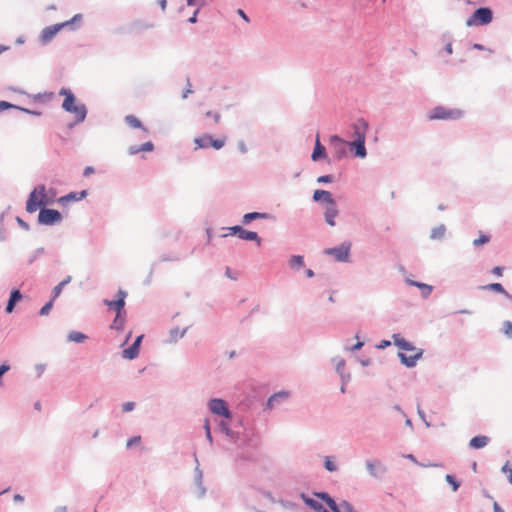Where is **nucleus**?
Segmentation results:
<instances>
[{
    "mask_svg": "<svg viewBox=\"0 0 512 512\" xmlns=\"http://www.w3.org/2000/svg\"><path fill=\"white\" fill-rule=\"evenodd\" d=\"M59 95L64 97L61 108L65 112L75 115V120L68 124V128L72 129L75 125L84 122L88 113L86 105L78 102L75 94L69 88L62 87L59 90Z\"/></svg>",
    "mask_w": 512,
    "mask_h": 512,
    "instance_id": "f257e3e1",
    "label": "nucleus"
},
{
    "mask_svg": "<svg viewBox=\"0 0 512 512\" xmlns=\"http://www.w3.org/2000/svg\"><path fill=\"white\" fill-rule=\"evenodd\" d=\"M352 136L354 140L348 142V148L354 157L364 159L367 157L365 146L366 134L369 129V123L364 118H358L351 124Z\"/></svg>",
    "mask_w": 512,
    "mask_h": 512,
    "instance_id": "f03ea898",
    "label": "nucleus"
},
{
    "mask_svg": "<svg viewBox=\"0 0 512 512\" xmlns=\"http://www.w3.org/2000/svg\"><path fill=\"white\" fill-rule=\"evenodd\" d=\"M234 443L239 448H257L260 445V435L253 425L248 424L243 429H239V434L235 436Z\"/></svg>",
    "mask_w": 512,
    "mask_h": 512,
    "instance_id": "7ed1b4c3",
    "label": "nucleus"
},
{
    "mask_svg": "<svg viewBox=\"0 0 512 512\" xmlns=\"http://www.w3.org/2000/svg\"><path fill=\"white\" fill-rule=\"evenodd\" d=\"M52 201H47L46 186L44 184L37 185L29 194L26 201V211L34 213L42 207L51 205Z\"/></svg>",
    "mask_w": 512,
    "mask_h": 512,
    "instance_id": "20e7f679",
    "label": "nucleus"
},
{
    "mask_svg": "<svg viewBox=\"0 0 512 512\" xmlns=\"http://www.w3.org/2000/svg\"><path fill=\"white\" fill-rule=\"evenodd\" d=\"M493 10L488 6H481L474 10L472 15L466 20V26H486L493 21Z\"/></svg>",
    "mask_w": 512,
    "mask_h": 512,
    "instance_id": "39448f33",
    "label": "nucleus"
},
{
    "mask_svg": "<svg viewBox=\"0 0 512 512\" xmlns=\"http://www.w3.org/2000/svg\"><path fill=\"white\" fill-rule=\"evenodd\" d=\"M464 112L458 108H447L442 105H438L430 110L428 118L430 120H458L461 119Z\"/></svg>",
    "mask_w": 512,
    "mask_h": 512,
    "instance_id": "423d86ee",
    "label": "nucleus"
},
{
    "mask_svg": "<svg viewBox=\"0 0 512 512\" xmlns=\"http://www.w3.org/2000/svg\"><path fill=\"white\" fill-rule=\"evenodd\" d=\"M63 220L62 213L56 209L47 206L39 210L37 222L39 225L54 226Z\"/></svg>",
    "mask_w": 512,
    "mask_h": 512,
    "instance_id": "0eeeda50",
    "label": "nucleus"
},
{
    "mask_svg": "<svg viewBox=\"0 0 512 512\" xmlns=\"http://www.w3.org/2000/svg\"><path fill=\"white\" fill-rule=\"evenodd\" d=\"M351 242L344 241L340 245L326 248L324 253L333 256L337 262L348 263L350 262Z\"/></svg>",
    "mask_w": 512,
    "mask_h": 512,
    "instance_id": "6e6552de",
    "label": "nucleus"
},
{
    "mask_svg": "<svg viewBox=\"0 0 512 512\" xmlns=\"http://www.w3.org/2000/svg\"><path fill=\"white\" fill-rule=\"evenodd\" d=\"M226 229L229 230L230 235L237 236L242 240L253 241L258 246H260L262 243V238L258 235L257 232L247 230V229L243 228V226H241V225H234L231 227H227Z\"/></svg>",
    "mask_w": 512,
    "mask_h": 512,
    "instance_id": "1a4fd4ad",
    "label": "nucleus"
},
{
    "mask_svg": "<svg viewBox=\"0 0 512 512\" xmlns=\"http://www.w3.org/2000/svg\"><path fill=\"white\" fill-rule=\"evenodd\" d=\"M208 408L214 415L221 416L225 419L232 418V412L228 407V404L222 398H211L208 401Z\"/></svg>",
    "mask_w": 512,
    "mask_h": 512,
    "instance_id": "9d476101",
    "label": "nucleus"
},
{
    "mask_svg": "<svg viewBox=\"0 0 512 512\" xmlns=\"http://www.w3.org/2000/svg\"><path fill=\"white\" fill-rule=\"evenodd\" d=\"M127 292L123 289H119L116 293V299H104L103 304L107 306L109 309L114 310L115 313H125V299L127 297Z\"/></svg>",
    "mask_w": 512,
    "mask_h": 512,
    "instance_id": "9b49d317",
    "label": "nucleus"
},
{
    "mask_svg": "<svg viewBox=\"0 0 512 512\" xmlns=\"http://www.w3.org/2000/svg\"><path fill=\"white\" fill-rule=\"evenodd\" d=\"M329 142L334 148V157L336 160H341L346 157L349 141H345L339 135L333 134L329 137Z\"/></svg>",
    "mask_w": 512,
    "mask_h": 512,
    "instance_id": "f8f14e48",
    "label": "nucleus"
},
{
    "mask_svg": "<svg viewBox=\"0 0 512 512\" xmlns=\"http://www.w3.org/2000/svg\"><path fill=\"white\" fill-rule=\"evenodd\" d=\"M366 469L369 475L376 479H381L387 473V467L378 459L367 460Z\"/></svg>",
    "mask_w": 512,
    "mask_h": 512,
    "instance_id": "ddd939ff",
    "label": "nucleus"
},
{
    "mask_svg": "<svg viewBox=\"0 0 512 512\" xmlns=\"http://www.w3.org/2000/svg\"><path fill=\"white\" fill-rule=\"evenodd\" d=\"M415 353L413 355H407L402 351L398 352V358L400 363L407 368H413L417 365V361L420 360L423 356V349L417 348V350H413Z\"/></svg>",
    "mask_w": 512,
    "mask_h": 512,
    "instance_id": "4468645a",
    "label": "nucleus"
},
{
    "mask_svg": "<svg viewBox=\"0 0 512 512\" xmlns=\"http://www.w3.org/2000/svg\"><path fill=\"white\" fill-rule=\"evenodd\" d=\"M60 32V26L56 23L50 26H46L42 29L40 36H39V42L42 45L49 44L53 38Z\"/></svg>",
    "mask_w": 512,
    "mask_h": 512,
    "instance_id": "2eb2a0df",
    "label": "nucleus"
},
{
    "mask_svg": "<svg viewBox=\"0 0 512 512\" xmlns=\"http://www.w3.org/2000/svg\"><path fill=\"white\" fill-rule=\"evenodd\" d=\"M88 196L87 190L72 191L63 195L57 199V202L61 205H66L70 202H78L85 199Z\"/></svg>",
    "mask_w": 512,
    "mask_h": 512,
    "instance_id": "dca6fc26",
    "label": "nucleus"
},
{
    "mask_svg": "<svg viewBox=\"0 0 512 512\" xmlns=\"http://www.w3.org/2000/svg\"><path fill=\"white\" fill-rule=\"evenodd\" d=\"M312 200L316 203H326L329 205H336V200L330 191L317 189L313 192Z\"/></svg>",
    "mask_w": 512,
    "mask_h": 512,
    "instance_id": "f3484780",
    "label": "nucleus"
},
{
    "mask_svg": "<svg viewBox=\"0 0 512 512\" xmlns=\"http://www.w3.org/2000/svg\"><path fill=\"white\" fill-rule=\"evenodd\" d=\"M274 220L275 219V216L270 214V213H266V212H257V211H253V212H248V213H245L243 216H242V224L244 225H248L250 224L252 221L254 220Z\"/></svg>",
    "mask_w": 512,
    "mask_h": 512,
    "instance_id": "a211bd4d",
    "label": "nucleus"
},
{
    "mask_svg": "<svg viewBox=\"0 0 512 512\" xmlns=\"http://www.w3.org/2000/svg\"><path fill=\"white\" fill-rule=\"evenodd\" d=\"M82 22L83 15L81 13H77L71 19L57 24L60 26V31L65 28L69 31H77L80 29Z\"/></svg>",
    "mask_w": 512,
    "mask_h": 512,
    "instance_id": "6ab92c4d",
    "label": "nucleus"
},
{
    "mask_svg": "<svg viewBox=\"0 0 512 512\" xmlns=\"http://www.w3.org/2000/svg\"><path fill=\"white\" fill-rule=\"evenodd\" d=\"M290 396V392L286 390H281L273 393L266 402V409L272 410L277 404L282 401L288 399Z\"/></svg>",
    "mask_w": 512,
    "mask_h": 512,
    "instance_id": "aec40b11",
    "label": "nucleus"
},
{
    "mask_svg": "<svg viewBox=\"0 0 512 512\" xmlns=\"http://www.w3.org/2000/svg\"><path fill=\"white\" fill-rule=\"evenodd\" d=\"M22 293L18 288H13L10 292L9 299L5 306V312L10 314L13 312L16 304L22 300Z\"/></svg>",
    "mask_w": 512,
    "mask_h": 512,
    "instance_id": "412c9836",
    "label": "nucleus"
},
{
    "mask_svg": "<svg viewBox=\"0 0 512 512\" xmlns=\"http://www.w3.org/2000/svg\"><path fill=\"white\" fill-rule=\"evenodd\" d=\"M326 158H327L326 148L324 145L321 144V142L319 140V136L317 135L316 141L314 144V148H313V151L311 154V159H312V161L317 162V161H320V160H323Z\"/></svg>",
    "mask_w": 512,
    "mask_h": 512,
    "instance_id": "4be33fe9",
    "label": "nucleus"
},
{
    "mask_svg": "<svg viewBox=\"0 0 512 512\" xmlns=\"http://www.w3.org/2000/svg\"><path fill=\"white\" fill-rule=\"evenodd\" d=\"M405 282L409 286L417 287L418 289H420L421 290V295H422V297L424 299H427L431 295V293L433 291V286H431L429 284H426V283H423V282H420V281H416V280H412V279L406 278Z\"/></svg>",
    "mask_w": 512,
    "mask_h": 512,
    "instance_id": "5701e85b",
    "label": "nucleus"
},
{
    "mask_svg": "<svg viewBox=\"0 0 512 512\" xmlns=\"http://www.w3.org/2000/svg\"><path fill=\"white\" fill-rule=\"evenodd\" d=\"M392 339L394 345L397 346L402 351L417 350V348L414 346L412 342L403 338L399 333H394L392 335Z\"/></svg>",
    "mask_w": 512,
    "mask_h": 512,
    "instance_id": "b1692460",
    "label": "nucleus"
},
{
    "mask_svg": "<svg viewBox=\"0 0 512 512\" xmlns=\"http://www.w3.org/2000/svg\"><path fill=\"white\" fill-rule=\"evenodd\" d=\"M218 431L226 435L231 441L234 442L235 436L239 434V429H234L231 426V422L227 423L225 420H221L218 423Z\"/></svg>",
    "mask_w": 512,
    "mask_h": 512,
    "instance_id": "393cba45",
    "label": "nucleus"
},
{
    "mask_svg": "<svg viewBox=\"0 0 512 512\" xmlns=\"http://www.w3.org/2000/svg\"><path fill=\"white\" fill-rule=\"evenodd\" d=\"M490 442V438L486 435H476L469 441V448L478 450L484 448Z\"/></svg>",
    "mask_w": 512,
    "mask_h": 512,
    "instance_id": "a878e982",
    "label": "nucleus"
},
{
    "mask_svg": "<svg viewBox=\"0 0 512 512\" xmlns=\"http://www.w3.org/2000/svg\"><path fill=\"white\" fill-rule=\"evenodd\" d=\"M189 327H185L184 329L180 330L179 327H174L169 330V337L165 340V343L168 344H175L177 343L181 338L185 336L187 333Z\"/></svg>",
    "mask_w": 512,
    "mask_h": 512,
    "instance_id": "bb28decb",
    "label": "nucleus"
},
{
    "mask_svg": "<svg viewBox=\"0 0 512 512\" xmlns=\"http://www.w3.org/2000/svg\"><path fill=\"white\" fill-rule=\"evenodd\" d=\"M338 214L339 210L337 208V204L327 206L324 212L325 222L329 226L334 227L336 225L335 218L337 217Z\"/></svg>",
    "mask_w": 512,
    "mask_h": 512,
    "instance_id": "cd10ccee",
    "label": "nucleus"
},
{
    "mask_svg": "<svg viewBox=\"0 0 512 512\" xmlns=\"http://www.w3.org/2000/svg\"><path fill=\"white\" fill-rule=\"evenodd\" d=\"M202 480H203V472L199 468V466H197L195 468V479H194L195 485L198 488V490H197V498H202L206 494V488L204 487Z\"/></svg>",
    "mask_w": 512,
    "mask_h": 512,
    "instance_id": "c85d7f7f",
    "label": "nucleus"
},
{
    "mask_svg": "<svg viewBox=\"0 0 512 512\" xmlns=\"http://www.w3.org/2000/svg\"><path fill=\"white\" fill-rule=\"evenodd\" d=\"M299 497L301 500L307 505L310 509H312L314 512H318L321 507H323V504L319 502L318 500L309 497L306 493L301 492L299 494Z\"/></svg>",
    "mask_w": 512,
    "mask_h": 512,
    "instance_id": "c756f323",
    "label": "nucleus"
},
{
    "mask_svg": "<svg viewBox=\"0 0 512 512\" xmlns=\"http://www.w3.org/2000/svg\"><path fill=\"white\" fill-rule=\"evenodd\" d=\"M482 288L485 289V290H489V291H492V292H495V293L502 294L507 299L512 301V295L505 290L504 286L501 283H498V282L490 283V284H487V285L483 286Z\"/></svg>",
    "mask_w": 512,
    "mask_h": 512,
    "instance_id": "7c9ffc66",
    "label": "nucleus"
},
{
    "mask_svg": "<svg viewBox=\"0 0 512 512\" xmlns=\"http://www.w3.org/2000/svg\"><path fill=\"white\" fill-rule=\"evenodd\" d=\"M72 280V277L68 275L66 278H64L61 282H59L51 291L50 298L52 301H55L62 293L64 287L68 285Z\"/></svg>",
    "mask_w": 512,
    "mask_h": 512,
    "instance_id": "2f4dec72",
    "label": "nucleus"
},
{
    "mask_svg": "<svg viewBox=\"0 0 512 512\" xmlns=\"http://www.w3.org/2000/svg\"><path fill=\"white\" fill-rule=\"evenodd\" d=\"M289 267L294 271H299L305 266L303 255H291L288 260Z\"/></svg>",
    "mask_w": 512,
    "mask_h": 512,
    "instance_id": "473e14b6",
    "label": "nucleus"
},
{
    "mask_svg": "<svg viewBox=\"0 0 512 512\" xmlns=\"http://www.w3.org/2000/svg\"><path fill=\"white\" fill-rule=\"evenodd\" d=\"M125 321H126V312L119 313V314L116 313V315L110 325V329L115 330V331H122L124 329Z\"/></svg>",
    "mask_w": 512,
    "mask_h": 512,
    "instance_id": "72a5a7b5",
    "label": "nucleus"
},
{
    "mask_svg": "<svg viewBox=\"0 0 512 512\" xmlns=\"http://www.w3.org/2000/svg\"><path fill=\"white\" fill-rule=\"evenodd\" d=\"M124 120L128 126H130L132 128H136V129H142L144 132H148V129L143 125L141 120L138 119L136 116L130 114V115L125 116Z\"/></svg>",
    "mask_w": 512,
    "mask_h": 512,
    "instance_id": "f704fd0d",
    "label": "nucleus"
},
{
    "mask_svg": "<svg viewBox=\"0 0 512 512\" xmlns=\"http://www.w3.org/2000/svg\"><path fill=\"white\" fill-rule=\"evenodd\" d=\"M140 348L136 345L131 344L129 347L123 349L122 357L127 360H134L139 356Z\"/></svg>",
    "mask_w": 512,
    "mask_h": 512,
    "instance_id": "c9c22d12",
    "label": "nucleus"
},
{
    "mask_svg": "<svg viewBox=\"0 0 512 512\" xmlns=\"http://www.w3.org/2000/svg\"><path fill=\"white\" fill-rule=\"evenodd\" d=\"M186 257H187V255H182V254L174 253V252L164 253L160 256L159 261L160 262H168V261L178 262V261L185 259Z\"/></svg>",
    "mask_w": 512,
    "mask_h": 512,
    "instance_id": "e433bc0d",
    "label": "nucleus"
},
{
    "mask_svg": "<svg viewBox=\"0 0 512 512\" xmlns=\"http://www.w3.org/2000/svg\"><path fill=\"white\" fill-rule=\"evenodd\" d=\"M210 134H203L200 137L194 138V144L196 145V149H206L210 147Z\"/></svg>",
    "mask_w": 512,
    "mask_h": 512,
    "instance_id": "4c0bfd02",
    "label": "nucleus"
},
{
    "mask_svg": "<svg viewBox=\"0 0 512 512\" xmlns=\"http://www.w3.org/2000/svg\"><path fill=\"white\" fill-rule=\"evenodd\" d=\"M88 336L80 331H71L67 335V341L75 343H83Z\"/></svg>",
    "mask_w": 512,
    "mask_h": 512,
    "instance_id": "58836bf2",
    "label": "nucleus"
},
{
    "mask_svg": "<svg viewBox=\"0 0 512 512\" xmlns=\"http://www.w3.org/2000/svg\"><path fill=\"white\" fill-rule=\"evenodd\" d=\"M446 232V226L444 224H440L437 227H434L431 230L430 238L432 240H441Z\"/></svg>",
    "mask_w": 512,
    "mask_h": 512,
    "instance_id": "ea45409f",
    "label": "nucleus"
},
{
    "mask_svg": "<svg viewBox=\"0 0 512 512\" xmlns=\"http://www.w3.org/2000/svg\"><path fill=\"white\" fill-rule=\"evenodd\" d=\"M323 466L329 472H335L338 470V466L336 465L333 456H325Z\"/></svg>",
    "mask_w": 512,
    "mask_h": 512,
    "instance_id": "a19ab883",
    "label": "nucleus"
},
{
    "mask_svg": "<svg viewBox=\"0 0 512 512\" xmlns=\"http://www.w3.org/2000/svg\"><path fill=\"white\" fill-rule=\"evenodd\" d=\"M445 480L451 486L453 492H456L461 486V482L453 474H447Z\"/></svg>",
    "mask_w": 512,
    "mask_h": 512,
    "instance_id": "79ce46f5",
    "label": "nucleus"
},
{
    "mask_svg": "<svg viewBox=\"0 0 512 512\" xmlns=\"http://www.w3.org/2000/svg\"><path fill=\"white\" fill-rule=\"evenodd\" d=\"M229 420L231 421V426L234 429H243L245 426L250 424V422L248 420L244 419L243 417H240V418H237V419H234L232 417Z\"/></svg>",
    "mask_w": 512,
    "mask_h": 512,
    "instance_id": "37998d69",
    "label": "nucleus"
},
{
    "mask_svg": "<svg viewBox=\"0 0 512 512\" xmlns=\"http://www.w3.org/2000/svg\"><path fill=\"white\" fill-rule=\"evenodd\" d=\"M225 142H226V138L216 139L210 134L209 144H210V147L214 148L215 150H220L221 148H223L225 145Z\"/></svg>",
    "mask_w": 512,
    "mask_h": 512,
    "instance_id": "c03bdc74",
    "label": "nucleus"
},
{
    "mask_svg": "<svg viewBox=\"0 0 512 512\" xmlns=\"http://www.w3.org/2000/svg\"><path fill=\"white\" fill-rule=\"evenodd\" d=\"M333 362L335 363V369L337 374H340L341 372H345V360L340 357H334Z\"/></svg>",
    "mask_w": 512,
    "mask_h": 512,
    "instance_id": "a18cd8bd",
    "label": "nucleus"
},
{
    "mask_svg": "<svg viewBox=\"0 0 512 512\" xmlns=\"http://www.w3.org/2000/svg\"><path fill=\"white\" fill-rule=\"evenodd\" d=\"M490 235L481 233L480 236L473 241L475 247L487 244L490 241Z\"/></svg>",
    "mask_w": 512,
    "mask_h": 512,
    "instance_id": "49530a36",
    "label": "nucleus"
},
{
    "mask_svg": "<svg viewBox=\"0 0 512 512\" xmlns=\"http://www.w3.org/2000/svg\"><path fill=\"white\" fill-rule=\"evenodd\" d=\"M313 495L327 504L333 497L326 491H314Z\"/></svg>",
    "mask_w": 512,
    "mask_h": 512,
    "instance_id": "de8ad7c7",
    "label": "nucleus"
},
{
    "mask_svg": "<svg viewBox=\"0 0 512 512\" xmlns=\"http://www.w3.org/2000/svg\"><path fill=\"white\" fill-rule=\"evenodd\" d=\"M45 252V249L43 247H39L37 248L29 257H28V260H27V263L28 265H31L32 263H34L39 256H41L42 254H44Z\"/></svg>",
    "mask_w": 512,
    "mask_h": 512,
    "instance_id": "09e8293b",
    "label": "nucleus"
},
{
    "mask_svg": "<svg viewBox=\"0 0 512 512\" xmlns=\"http://www.w3.org/2000/svg\"><path fill=\"white\" fill-rule=\"evenodd\" d=\"M53 305H54V301H52V299L50 298V300L48 302H46L39 310V315L40 316H47L51 309L53 308Z\"/></svg>",
    "mask_w": 512,
    "mask_h": 512,
    "instance_id": "8fccbe9b",
    "label": "nucleus"
},
{
    "mask_svg": "<svg viewBox=\"0 0 512 512\" xmlns=\"http://www.w3.org/2000/svg\"><path fill=\"white\" fill-rule=\"evenodd\" d=\"M203 428L205 430L206 439L209 441L210 445H212L213 444V436L211 433L210 423H209L208 419H205Z\"/></svg>",
    "mask_w": 512,
    "mask_h": 512,
    "instance_id": "3c124183",
    "label": "nucleus"
},
{
    "mask_svg": "<svg viewBox=\"0 0 512 512\" xmlns=\"http://www.w3.org/2000/svg\"><path fill=\"white\" fill-rule=\"evenodd\" d=\"M502 331L508 339H512V322L504 321Z\"/></svg>",
    "mask_w": 512,
    "mask_h": 512,
    "instance_id": "603ef678",
    "label": "nucleus"
},
{
    "mask_svg": "<svg viewBox=\"0 0 512 512\" xmlns=\"http://www.w3.org/2000/svg\"><path fill=\"white\" fill-rule=\"evenodd\" d=\"M333 181H334L333 174L321 175L316 179V182L319 184H328V183H332Z\"/></svg>",
    "mask_w": 512,
    "mask_h": 512,
    "instance_id": "864d4df0",
    "label": "nucleus"
},
{
    "mask_svg": "<svg viewBox=\"0 0 512 512\" xmlns=\"http://www.w3.org/2000/svg\"><path fill=\"white\" fill-rule=\"evenodd\" d=\"M326 505L329 507L331 512H342L341 502L337 503L334 498H332Z\"/></svg>",
    "mask_w": 512,
    "mask_h": 512,
    "instance_id": "5fc2aeb1",
    "label": "nucleus"
},
{
    "mask_svg": "<svg viewBox=\"0 0 512 512\" xmlns=\"http://www.w3.org/2000/svg\"><path fill=\"white\" fill-rule=\"evenodd\" d=\"M326 505L329 507L331 512H342L341 502L337 503L334 498H332Z\"/></svg>",
    "mask_w": 512,
    "mask_h": 512,
    "instance_id": "6e6d98bb",
    "label": "nucleus"
},
{
    "mask_svg": "<svg viewBox=\"0 0 512 512\" xmlns=\"http://www.w3.org/2000/svg\"><path fill=\"white\" fill-rule=\"evenodd\" d=\"M11 369L10 364L5 361L0 365V387L3 386V376Z\"/></svg>",
    "mask_w": 512,
    "mask_h": 512,
    "instance_id": "4d7b16f0",
    "label": "nucleus"
},
{
    "mask_svg": "<svg viewBox=\"0 0 512 512\" xmlns=\"http://www.w3.org/2000/svg\"><path fill=\"white\" fill-rule=\"evenodd\" d=\"M18 105L12 104L8 101L0 100V113L8 110V109H15L17 110Z\"/></svg>",
    "mask_w": 512,
    "mask_h": 512,
    "instance_id": "13d9d810",
    "label": "nucleus"
},
{
    "mask_svg": "<svg viewBox=\"0 0 512 512\" xmlns=\"http://www.w3.org/2000/svg\"><path fill=\"white\" fill-rule=\"evenodd\" d=\"M501 471L505 474H507L508 482L512 484V467L510 466L509 462H506L502 468Z\"/></svg>",
    "mask_w": 512,
    "mask_h": 512,
    "instance_id": "bf43d9fd",
    "label": "nucleus"
},
{
    "mask_svg": "<svg viewBox=\"0 0 512 512\" xmlns=\"http://www.w3.org/2000/svg\"><path fill=\"white\" fill-rule=\"evenodd\" d=\"M17 110L23 112V113H26V114H29V115H32V116H41L42 115V112L39 111V110H32V109H29V108H25V107H22V106H19L17 107Z\"/></svg>",
    "mask_w": 512,
    "mask_h": 512,
    "instance_id": "052dcab7",
    "label": "nucleus"
},
{
    "mask_svg": "<svg viewBox=\"0 0 512 512\" xmlns=\"http://www.w3.org/2000/svg\"><path fill=\"white\" fill-rule=\"evenodd\" d=\"M4 217H5V212H2L0 214V241L1 242L5 241L7 238L5 229L3 227Z\"/></svg>",
    "mask_w": 512,
    "mask_h": 512,
    "instance_id": "680f3d73",
    "label": "nucleus"
},
{
    "mask_svg": "<svg viewBox=\"0 0 512 512\" xmlns=\"http://www.w3.org/2000/svg\"><path fill=\"white\" fill-rule=\"evenodd\" d=\"M139 146H140L141 152H152L155 148L152 141H147Z\"/></svg>",
    "mask_w": 512,
    "mask_h": 512,
    "instance_id": "e2e57ef3",
    "label": "nucleus"
},
{
    "mask_svg": "<svg viewBox=\"0 0 512 512\" xmlns=\"http://www.w3.org/2000/svg\"><path fill=\"white\" fill-rule=\"evenodd\" d=\"M342 512H357L352 504L346 500L341 501Z\"/></svg>",
    "mask_w": 512,
    "mask_h": 512,
    "instance_id": "0e129e2a",
    "label": "nucleus"
},
{
    "mask_svg": "<svg viewBox=\"0 0 512 512\" xmlns=\"http://www.w3.org/2000/svg\"><path fill=\"white\" fill-rule=\"evenodd\" d=\"M141 442V436L137 435V436H133L131 438H129L127 440V443H126V447L129 449V448H132L134 445L138 444Z\"/></svg>",
    "mask_w": 512,
    "mask_h": 512,
    "instance_id": "69168bd1",
    "label": "nucleus"
},
{
    "mask_svg": "<svg viewBox=\"0 0 512 512\" xmlns=\"http://www.w3.org/2000/svg\"><path fill=\"white\" fill-rule=\"evenodd\" d=\"M341 379V383L347 385L351 380V374L349 372H341L338 374Z\"/></svg>",
    "mask_w": 512,
    "mask_h": 512,
    "instance_id": "338daca9",
    "label": "nucleus"
},
{
    "mask_svg": "<svg viewBox=\"0 0 512 512\" xmlns=\"http://www.w3.org/2000/svg\"><path fill=\"white\" fill-rule=\"evenodd\" d=\"M135 406H136L135 402H132V401L125 402L122 405V410H123V412H131L134 410Z\"/></svg>",
    "mask_w": 512,
    "mask_h": 512,
    "instance_id": "774afa93",
    "label": "nucleus"
}]
</instances>
